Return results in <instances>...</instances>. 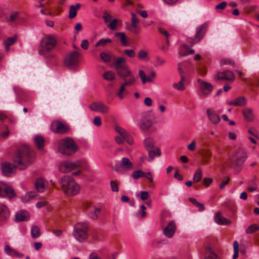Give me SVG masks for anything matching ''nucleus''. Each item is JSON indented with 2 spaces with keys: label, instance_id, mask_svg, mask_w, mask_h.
Instances as JSON below:
<instances>
[{
  "label": "nucleus",
  "instance_id": "5",
  "mask_svg": "<svg viewBox=\"0 0 259 259\" xmlns=\"http://www.w3.org/2000/svg\"><path fill=\"white\" fill-rule=\"evenodd\" d=\"M56 44V39L53 35H48L44 37L41 41V49L39 51V54L48 57L47 53L55 48Z\"/></svg>",
  "mask_w": 259,
  "mask_h": 259
},
{
  "label": "nucleus",
  "instance_id": "35",
  "mask_svg": "<svg viewBox=\"0 0 259 259\" xmlns=\"http://www.w3.org/2000/svg\"><path fill=\"white\" fill-rule=\"evenodd\" d=\"M115 37H119L121 43L123 46L126 47L128 46V43L126 39V36L124 32H116L114 34Z\"/></svg>",
  "mask_w": 259,
  "mask_h": 259
},
{
  "label": "nucleus",
  "instance_id": "2",
  "mask_svg": "<svg viewBox=\"0 0 259 259\" xmlns=\"http://www.w3.org/2000/svg\"><path fill=\"white\" fill-rule=\"evenodd\" d=\"M34 153L25 146L17 150L13 157V161L21 170L26 169L34 161Z\"/></svg>",
  "mask_w": 259,
  "mask_h": 259
},
{
  "label": "nucleus",
  "instance_id": "13",
  "mask_svg": "<svg viewBox=\"0 0 259 259\" xmlns=\"http://www.w3.org/2000/svg\"><path fill=\"white\" fill-rule=\"evenodd\" d=\"M51 130L54 133L64 134L68 132L69 127L59 121H55L51 124Z\"/></svg>",
  "mask_w": 259,
  "mask_h": 259
},
{
  "label": "nucleus",
  "instance_id": "20",
  "mask_svg": "<svg viewBox=\"0 0 259 259\" xmlns=\"http://www.w3.org/2000/svg\"><path fill=\"white\" fill-rule=\"evenodd\" d=\"M247 100L246 98L243 96H240L235 98L233 101L228 102V104L230 106H244L246 105Z\"/></svg>",
  "mask_w": 259,
  "mask_h": 259
},
{
  "label": "nucleus",
  "instance_id": "8",
  "mask_svg": "<svg viewBox=\"0 0 259 259\" xmlns=\"http://www.w3.org/2000/svg\"><path fill=\"white\" fill-rule=\"evenodd\" d=\"M81 165L80 161L72 162L66 161L61 163L59 166V170L62 173H67L79 167Z\"/></svg>",
  "mask_w": 259,
  "mask_h": 259
},
{
  "label": "nucleus",
  "instance_id": "56",
  "mask_svg": "<svg viewBox=\"0 0 259 259\" xmlns=\"http://www.w3.org/2000/svg\"><path fill=\"white\" fill-rule=\"evenodd\" d=\"M158 30L159 32L164 36H165V38H168L170 36V34L165 29L162 28H159Z\"/></svg>",
  "mask_w": 259,
  "mask_h": 259
},
{
  "label": "nucleus",
  "instance_id": "51",
  "mask_svg": "<svg viewBox=\"0 0 259 259\" xmlns=\"http://www.w3.org/2000/svg\"><path fill=\"white\" fill-rule=\"evenodd\" d=\"M123 53L124 54L127 55L128 57L130 58H134L136 56V53L135 51L131 49V50H124L123 51Z\"/></svg>",
  "mask_w": 259,
  "mask_h": 259
},
{
  "label": "nucleus",
  "instance_id": "28",
  "mask_svg": "<svg viewBox=\"0 0 259 259\" xmlns=\"http://www.w3.org/2000/svg\"><path fill=\"white\" fill-rule=\"evenodd\" d=\"M206 113L209 120L212 123L217 124L220 122V118L219 116L212 111L210 109H207Z\"/></svg>",
  "mask_w": 259,
  "mask_h": 259
},
{
  "label": "nucleus",
  "instance_id": "50",
  "mask_svg": "<svg viewBox=\"0 0 259 259\" xmlns=\"http://www.w3.org/2000/svg\"><path fill=\"white\" fill-rule=\"evenodd\" d=\"M229 177L228 176L225 177L223 178L222 182L219 186L220 189L221 190L225 188V186L227 185L229 183Z\"/></svg>",
  "mask_w": 259,
  "mask_h": 259
},
{
  "label": "nucleus",
  "instance_id": "42",
  "mask_svg": "<svg viewBox=\"0 0 259 259\" xmlns=\"http://www.w3.org/2000/svg\"><path fill=\"white\" fill-rule=\"evenodd\" d=\"M195 51L193 49H190L188 47L185 46L181 49V50L180 52V55L182 56H187L190 54H192L194 53Z\"/></svg>",
  "mask_w": 259,
  "mask_h": 259
},
{
  "label": "nucleus",
  "instance_id": "64",
  "mask_svg": "<svg viewBox=\"0 0 259 259\" xmlns=\"http://www.w3.org/2000/svg\"><path fill=\"white\" fill-rule=\"evenodd\" d=\"M144 104L147 106H151L152 104V101L150 98L146 97L144 99Z\"/></svg>",
  "mask_w": 259,
  "mask_h": 259
},
{
  "label": "nucleus",
  "instance_id": "25",
  "mask_svg": "<svg viewBox=\"0 0 259 259\" xmlns=\"http://www.w3.org/2000/svg\"><path fill=\"white\" fill-rule=\"evenodd\" d=\"M29 214L26 211H20L16 213L15 220L17 222L25 221L29 219Z\"/></svg>",
  "mask_w": 259,
  "mask_h": 259
},
{
  "label": "nucleus",
  "instance_id": "27",
  "mask_svg": "<svg viewBox=\"0 0 259 259\" xmlns=\"http://www.w3.org/2000/svg\"><path fill=\"white\" fill-rule=\"evenodd\" d=\"M205 259H219L218 256L214 252L209 244H208L206 247Z\"/></svg>",
  "mask_w": 259,
  "mask_h": 259
},
{
  "label": "nucleus",
  "instance_id": "52",
  "mask_svg": "<svg viewBox=\"0 0 259 259\" xmlns=\"http://www.w3.org/2000/svg\"><path fill=\"white\" fill-rule=\"evenodd\" d=\"M110 186L112 191L117 192L119 191V188L116 182L111 181L110 182Z\"/></svg>",
  "mask_w": 259,
  "mask_h": 259
},
{
  "label": "nucleus",
  "instance_id": "40",
  "mask_svg": "<svg viewBox=\"0 0 259 259\" xmlns=\"http://www.w3.org/2000/svg\"><path fill=\"white\" fill-rule=\"evenodd\" d=\"M103 77L105 80L112 81L115 79V75L113 71H106L103 73Z\"/></svg>",
  "mask_w": 259,
  "mask_h": 259
},
{
  "label": "nucleus",
  "instance_id": "38",
  "mask_svg": "<svg viewBox=\"0 0 259 259\" xmlns=\"http://www.w3.org/2000/svg\"><path fill=\"white\" fill-rule=\"evenodd\" d=\"M256 178L254 177L252 179L250 180L248 182L247 189L250 192L255 191L257 189V184L256 183Z\"/></svg>",
  "mask_w": 259,
  "mask_h": 259
},
{
  "label": "nucleus",
  "instance_id": "49",
  "mask_svg": "<svg viewBox=\"0 0 259 259\" xmlns=\"http://www.w3.org/2000/svg\"><path fill=\"white\" fill-rule=\"evenodd\" d=\"M119 21L116 19L112 20L109 24L108 27L112 30H114L116 29L117 24Z\"/></svg>",
  "mask_w": 259,
  "mask_h": 259
},
{
  "label": "nucleus",
  "instance_id": "62",
  "mask_svg": "<svg viewBox=\"0 0 259 259\" xmlns=\"http://www.w3.org/2000/svg\"><path fill=\"white\" fill-rule=\"evenodd\" d=\"M212 182V180L211 178H204L203 180V184L206 187H208Z\"/></svg>",
  "mask_w": 259,
  "mask_h": 259
},
{
  "label": "nucleus",
  "instance_id": "43",
  "mask_svg": "<svg viewBox=\"0 0 259 259\" xmlns=\"http://www.w3.org/2000/svg\"><path fill=\"white\" fill-rule=\"evenodd\" d=\"M202 172L200 168H198L196 170L193 177V182L194 183L199 182L202 179Z\"/></svg>",
  "mask_w": 259,
  "mask_h": 259
},
{
  "label": "nucleus",
  "instance_id": "41",
  "mask_svg": "<svg viewBox=\"0 0 259 259\" xmlns=\"http://www.w3.org/2000/svg\"><path fill=\"white\" fill-rule=\"evenodd\" d=\"M31 234L33 238L39 237L41 234L40 229L37 226H33L31 227Z\"/></svg>",
  "mask_w": 259,
  "mask_h": 259
},
{
  "label": "nucleus",
  "instance_id": "58",
  "mask_svg": "<svg viewBox=\"0 0 259 259\" xmlns=\"http://www.w3.org/2000/svg\"><path fill=\"white\" fill-rule=\"evenodd\" d=\"M89 42L87 39H83L81 41L80 47L84 50H87L89 48Z\"/></svg>",
  "mask_w": 259,
  "mask_h": 259
},
{
  "label": "nucleus",
  "instance_id": "1",
  "mask_svg": "<svg viewBox=\"0 0 259 259\" xmlns=\"http://www.w3.org/2000/svg\"><path fill=\"white\" fill-rule=\"evenodd\" d=\"M114 64V68L118 75L123 80V82L121 84L117 93L118 97L120 99H123L124 98L123 93H126L125 91V87L134 85L136 82V78L126 65V60L124 58L122 57L118 58Z\"/></svg>",
  "mask_w": 259,
  "mask_h": 259
},
{
  "label": "nucleus",
  "instance_id": "4",
  "mask_svg": "<svg viewBox=\"0 0 259 259\" xmlns=\"http://www.w3.org/2000/svg\"><path fill=\"white\" fill-rule=\"evenodd\" d=\"M58 149L61 154L69 156L76 152L77 147L74 140L67 137L59 141Z\"/></svg>",
  "mask_w": 259,
  "mask_h": 259
},
{
  "label": "nucleus",
  "instance_id": "26",
  "mask_svg": "<svg viewBox=\"0 0 259 259\" xmlns=\"http://www.w3.org/2000/svg\"><path fill=\"white\" fill-rule=\"evenodd\" d=\"M205 27L204 25H202L200 26L197 27L196 33L194 39V42H198L202 39L205 33Z\"/></svg>",
  "mask_w": 259,
  "mask_h": 259
},
{
  "label": "nucleus",
  "instance_id": "33",
  "mask_svg": "<svg viewBox=\"0 0 259 259\" xmlns=\"http://www.w3.org/2000/svg\"><path fill=\"white\" fill-rule=\"evenodd\" d=\"M143 144L147 150L153 149L154 147V141L153 139L150 137L146 138L143 141Z\"/></svg>",
  "mask_w": 259,
  "mask_h": 259
},
{
  "label": "nucleus",
  "instance_id": "47",
  "mask_svg": "<svg viewBox=\"0 0 259 259\" xmlns=\"http://www.w3.org/2000/svg\"><path fill=\"white\" fill-rule=\"evenodd\" d=\"M258 230L259 227L257 225L255 224H252L247 228L246 232L247 234H251Z\"/></svg>",
  "mask_w": 259,
  "mask_h": 259
},
{
  "label": "nucleus",
  "instance_id": "18",
  "mask_svg": "<svg viewBox=\"0 0 259 259\" xmlns=\"http://www.w3.org/2000/svg\"><path fill=\"white\" fill-rule=\"evenodd\" d=\"M10 212L8 206L0 202V221H5L10 217Z\"/></svg>",
  "mask_w": 259,
  "mask_h": 259
},
{
  "label": "nucleus",
  "instance_id": "55",
  "mask_svg": "<svg viewBox=\"0 0 259 259\" xmlns=\"http://www.w3.org/2000/svg\"><path fill=\"white\" fill-rule=\"evenodd\" d=\"M103 18L105 23H107L111 20L112 17L109 14L106 12L103 14Z\"/></svg>",
  "mask_w": 259,
  "mask_h": 259
},
{
  "label": "nucleus",
  "instance_id": "24",
  "mask_svg": "<svg viewBox=\"0 0 259 259\" xmlns=\"http://www.w3.org/2000/svg\"><path fill=\"white\" fill-rule=\"evenodd\" d=\"M35 188L38 192H44L47 185V182L42 178L38 179L35 182Z\"/></svg>",
  "mask_w": 259,
  "mask_h": 259
},
{
  "label": "nucleus",
  "instance_id": "16",
  "mask_svg": "<svg viewBox=\"0 0 259 259\" xmlns=\"http://www.w3.org/2000/svg\"><path fill=\"white\" fill-rule=\"evenodd\" d=\"M176 225L174 221L169 222L167 226L163 229V234L168 238H172L176 231Z\"/></svg>",
  "mask_w": 259,
  "mask_h": 259
},
{
  "label": "nucleus",
  "instance_id": "63",
  "mask_svg": "<svg viewBox=\"0 0 259 259\" xmlns=\"http://www.w3.org/2000/svg\"><path fill=\"white\" fill-rule=\"evenodd\" d=\"M195 148L196 143L194 141H192L191 143L188 146V149L191 151H194L195 149Z\"/></svg>",
  "mask_w": 259,
  "mask_h": 259
},
{
  "label": "nucleus",
  "instance_id": "11",
  "mask_svg": "<svg viewBox=\"0 0 259 259\" xmlns=\"http://www.w3.org/2000/svg\"><path fill=\"white\" fill-rule=\"evenodd\" d=\"M214 79L215 80H223L226 81H233L235 79V76L233 72L226 70L218 72L214 75Z\"/></svg>",
  "mask_w": 259,
  "mask_h": 259
},
{
  "label": "nucleus",
  "instance_id": "15",
  "mask_svg": "<svg viewBox=\"0 0 259 259\" xmlns=\"http://www.w3.org/2000/svg\"><path fill=\"white\" fill-rule=\"evenodd\" d=\"M90 108L94 111L99 112L103 114L109 112V107L101 102H93L89 106Z\"/></svg>",
  "mask_w": 259,
  "mask_h": 259
},
{
  "label": "nucleus",
  "instance_id": "48",
  "mask_svg": "<svg viewBox=\"0 0 259 259\" xmlns=\"http://www.w3.org/2000/svg\"><path fill=\"white\" fill-rule=\"evenodd\" d=\"M144 176H145V172L141 170L135 171L132 174L133 178L135 180L139 178L144 177Z\"/></svg>",
  "mask_w": 259,
  "mask_h": 259
},
{
  "label": "nucleus",
  "instance_id": "3",
  "mask_svg": "<svg viewBox=\"0 0 259 259\" xmlns=\"http://www.w3.org/2000/svg\"><path fill=\"white\" fill-rule=\"evenodd\" d=\"M59 183L63 192L67 195H75L79 192L80 186L71 176L62 177L59 179Z\"/></svg>",
  "mask_w": 259,
  "mask_h": 259
},
{
  "label": "nucleus",
  "instance_id": "54",
  "mask_svg": "<svg viewBox=\"0 0 259 259\" xmlns=\"http://www.w3.org/2000/svg\"><path fill=\"white\" fill-rule=\"evenodd\" d=\"M93 123L95 125L100 126L102 124L101 117L98 116H95L93 120Z\"/></svg>",
  "mask_w": 259,
  "mask_h": 259
},
{
  "label": "nucleus",
  "instance_id": "17",
  "mask_svg": "<svg viewBox=\"0 0 259 259\" xmlns=\"http://www.w3.org/2000/svg\"><path fill=\"white\" fill-rule=\"evenodd\" d=\"M133 167L132 162L127 157H122L121 159L119 167L116 168L115 170L118 171L120 168L124 171H128L132 169Z\"/></svg>",
  "mask_w": 259,
  "mask_h": 259
},
{
  "label": "nucleus",
  "instance_id": "31",
  "mask_svg": "<svg viewBox=\"0 0 259 259\" xmlns=\"http://www.w3.org/2000/svg\"><path fill=\"white\" fill-rule=\"evenodd\" d=\"M34 142L38 149L40 150L44 148L45 139L42 136L39 135L35 136L34 138Z\"/></svg>",
  "mask_w": 259,
  "mask_h": 259
},
{
  "label": "nucleus",
  "instance_id": "46",
  "mask_svg": "<svg viewBox=\"0 0 259 259\" xmlns=\"http://www.w3.org/2000/svg\"><path fill=\"white\" fill-rule=\"evenodd\" d=\"M100 212V209L99 208H94L93 211L90 212L89 215L91 218L93 220H96L98 218V214Z\"/></svg>",
  "mask_w": 259,
  "mask_h": 259
},
{
  "label": "nucleus",
  "instance_id": "53",
  "mask_svg": "<svg viewBox=\"0 0 259 259\" xmlns=\"http://www.w3.org/2000/svg\"><path fill=\"white\" fill-rule=\"evenodd\" d=\"M178 72L181 76V77H182V79H184V74H185V72L183 70V68H182V64L181 63H179L178 65Z\"/></svg>",
  "mask_w": 259,
  "mask_h": 259
},
{
  "label": "nucleus",
  "instance_id": "57",
  "mask_svg": "<svg viewBox=\"0 0 259 259\" xmlns=\"http://www.w3.org/2000/svg\"><path fill=\"white\" fill-rule=\"evenodd\" d=\"M147 56V53L144 50H140L138 54V57L140 59H144Z\"/></svg>",
  "mask_w": 259,
  "mask_h": 259
},
{
  "label": "nucleus",
  "instance_id": "14",
  "mask_svg": "<svg viewBox=\"0 0 259 259\" xmlns=\"http://www.w3.org/2000/svg\"><path fill=\"white\" fill-rule=\"evenodd\" d=\"M115 130L128 144L132 145L134 144V140L132 136L125 129L119 126H116Z\"/></svg>",
  "mask_w": 259,
  "mask_h": 259
},
{
  "label": "nucleus",
  "instance_id": "6",
  "mask_svg": "<svg viewBox=\"0 0 259 259\" xmlns=\"http://www.w3.org/2000/svg\"><path fill=\"white\" fill-rule=\"evenodd\" d=\"M88 226L86 223H78L74 227L73 235L79 242L85 241L88 237Z\"/></svg>",
  "mask_w": 259,
  "mask_h": 259
},
{
  "label": "nucleus",
  "instance_id": "36",
  "mask_svg": "<svg viewBox=\"0 0 259 259\" xmlns=\"http://www.w3.org/2000/svg\"><path fill=\"white\" fill-rule=\"evenodd\" d=\"M148 151V155L151 159H153L156 156H159L161 155L160 149L155 148L147 150Z\"/></svg>",
  "mask_w": 259,
  "mask_h": 259
},
{
  "label": "nucleus",
  "instance_id": "7",
  "mask_svg": "<svg viewBox=\"0 0 259 259\" xmlns=\"http://www.w3.org/2000/svg\"><path fill=\"white\" fill-rule=\"evenodd\" d=\"M16 196V194L12 186L0 182V197L11 199Z\"/></svg>",
  "mask_w": 259,
  "mask_h": 259
},
{
  "label": "nucleus",
  "instance_id": "59",
  "mask_svg": "<svg viewBox=\"0 0 259 259\" xmlns=\"http://www.w3.org/2000/svg\"><path fill=\"white\" fill-rule=\"evenodd\" d=\"M227 3L225 2H222L215 7L216 9L224 10L227 6Z\"/></svg>",
  "mask_w": 259,
  "mask_h": 259
},
{
  "label": "nucleus",
  "instance_id": "39",
  "mask_svg": "<svg viewBox=\"0 0 259 259\" xmlns=\"http://www.w3.org/2000/svg\"><path fill=\"white\" fill-rule=\"evenodd\" d=\"M35 195L36 194L34 192H28L22 196L21 200L23 203H27L30 199L34 198L35 197Z\"/></svg>",
  "mask_w": 259,
  "mask_h": 259
},
{
  "label": "nucleus",
  "instance_id": "30",
  "mask_svg": "<svg viewBox=\"0 0 259 259\" xmlns=\"http://www.w3.org/2000/svg\"><path fill=\"white\" fill-rule=\"evenodd\" d=\"M214 220L215 222L219 225H228L230 223V221L223 217L220 212L217 213Z\"/></svg>",
  "mask_w": 259,
  "mask_h": 259
},
{
  "label": "nucleus",
  "instance_id": "23",
  "mask_svg": "<svg viewBox=\"0 0 259 259\" xmlns=\"http://www.w3.org/2000/svg\"><path fill=\"white\" fill-rule=\"evenodd\" d=\"M236 164L238 165H242L245 161L246 160L247 155L244 150L239 149L238 150L236 153Z\"/></svg>",
  "mask_w": 259,
  "mask_h": 259
},
{
  "label": "nucleus",
  "instance_id": "61",
  "mask_svg": "<svg viewBox=\"0 0 259 259\" xmlns=\"http://www.w3.org/2000/svg\"><path fill=\"white\" fill-rule=\"evenodd\" d=\"M149 194L147 191H142L141 192V198L143 200L147 199L148 197Z\"/></svg>",
  "mask_w": 259,
  "mask_h": 259
},
{
  "label": "nucleus",
  "instance_id": "60",
  "mask_svg": "<svg viewBox=\"0 0 259 259\" xmlns=\"http://www.w3.org/2000/svg\"><path fill=\"white\" fill-rule=\"evenodd\" d=\"M220 63H221V65H224L233 64V62L230 59H223L221 60Z\"/></svg>",
  "mask_w": 259,
  "mask_h": 259
},
{
  "label": "nucleus",
  "instance_id": "22",
  "mask_svg": "<svg viewBox=\"0 0 259 259\" xmlns=\"http://www.w3.org/2000/svg\"><path fill=\"white\" fill-rule=\"evenodd\" d=\"M5 252L8 255L17 258H21L23 256V254L19 253L16 250L11 248L9 245H7L4 248Z\"/></svg>",
  "mask_w": 259,
  "mask_h": 259
},
{
  "label": "nucleus",
  "instance_id": "29",
  "mask_svg": "<svg viewBox=\"0 0 259 259\" xmlns=\"http://www.w3.org/2000/svg\"><path fill=\"white\" fill-rule=\"evenodd\" d=\"M242 113L244 116V118L246 122H251L253 121L254 119V114L251 109H244L242 111Z\"/></svg>",
  "mask_w": 259,
  "mask_h": 259
},
{
  "label": "nucleus",
  "instance_id": "12",
  "mask_svg": "<svg viewBox=\"0 0 259 259\" xmlns=\"http://www.w3.org/2000/svg\"><path fill=\"white\" fill-rule=\"evenodd\" d=\"M197 82L199 85V90L203 96H207L212 92L213 86L211 83L201 79H198Z\"/></svg>",
  "mask_w": 259,
  "mask_h": 259
},
{
  "label": "nucleus",
  "instance_id": "34",
  "mask_svg": "<svg viewBox=\"0 0 259 259\" xmlns=\"http://www.w3.org/2000/svg\"><path fill=\"white\" fill-rule=\"evenodd\" d=\"M80 5L76 4L75 5H71L70 7L69 17L71 19L73 18L76 16L77 11L79 9Z\"/></svg>",
  "mask_w": 259,
  "mask_h": 259
},
{
  "label": "nucleus",
  "instance_id": "32",
  "mask_svg": "<svg viewBox=\"0 0 259 259\" xmlns=\"http://www.w3.org/2000/svg\"><path fill=\"white\" fill-rule=\"evenodd\" d=\"M17 39L16 36L8 37L7 39L4 40V44L5 47L6 51L7 52L9 51L10 46L14 45Z\"/></svg>",
  "mask_w": 259,
  "mask_h": 259
},
{
  "label": "nucleus",
  "instance_id": "37",
  "mask_svg": "<svg viewBox=\"0 0 259 259\" xmlns=\"http://www.w3.org/2000/svg\"><path fill=\"white\" fill-rule=\"evenodd\" d=\"M112 54L102 52L100 54L101 59L105 63H109L112 59Z\"/></svg>",
  "mask_w": 259,
  "mask_h": 259
},
{
  "label": "nucleus",
  "instance_id": "45",
  "mask_svg": "<svg viewBox=\"0 0 259 259\" xmlns=\"http://www.w3.org/2000/svg\"><path fill=\"white\" fill-rule=\"evenodd\" d=\"M185 80V78L182 79V77H181L180 81L178 83H175L173 84V87L175 89L180 91H184L185 89V87L184 85L183 82Z\"/></svg>",
  "mask_w": 259,
  "mask_h": 259
},
{
  "label": "nucleus",
  "instance_id": "9",
  "mask_svg": "<svg viewBox=\"0 0 259 259\" xmlns=\"http://www.w3.org/2000/svg\"><path fill=\"white\" fill-rule=\"evenodd\" d=\"M155 123L153 116L150 112L146 113L141 119L140 127L142 130L146 131Z\"/></svg>",
  "mask_w": 259,
  "mask_h": 259
},
{
  "label": "nucleus",
  "instance_id": "21",
  "mask_svg": "<svg viewBox=\"0 0 259 259\" xmlns=\"http://www.w3.org/2000/svg\"><path fill=\"white\" fill-rule=\"evenodd\" d=\"M139 75L141 79L143 84H145L147 82H152L153 78H154L155 77L156 73L154 71H152L151 72V76L146 77L144 71L142 70H140L139 72Z\"/></svg>",
  "mask_w": 259,
  "mask_h": 259
},
{
  "label": "nucleus",
  "instance_id": "44",
  "mask_svg": "<svg viewBox=\"0 0 259 259\" xmlns=\"http://www.w3.org/2000/svg\"><path fill=\"white\" fill-rule=\"evenodd\" d=\"M112 42V40L110 38H102L100 39L96 44V47H98L99 46L104 47L107 44H109Z\"/></svg>",
  "mask_w": 259,
  "mask_h": 259
},
{
  "label": "nucleus",
  "instance_id": "10",
  "mask_svg": "<svg viewBox=\"0 0 259 259\" xmlns=\"http://www.w3.org/2000/svg\"><path fill=\"white\" fill-rule=\"evenodd\" d=\"M79 54L76 51L68 53L64 58V63L68 67L77 65L79 62Z\"/></svg>",
  "mask_w": 259,
  "mask_h": 259
},
{
  "label": "nucleus",
  "instance_id": "19",
  "mask_svg": "<svg viewBox=\"0 0 259 259\" xmlns=\"http://www.w3.org/2000/svg\"><path fill=\"white\" fill-rule=\"evenodd\" d=\"M15 166L10 162L3 163L2 165V170L3 174L6 176H10L14 172Z\"/></svg>",
  "mask_w": 259,
  "mask_h": 259
}]
</instances>
